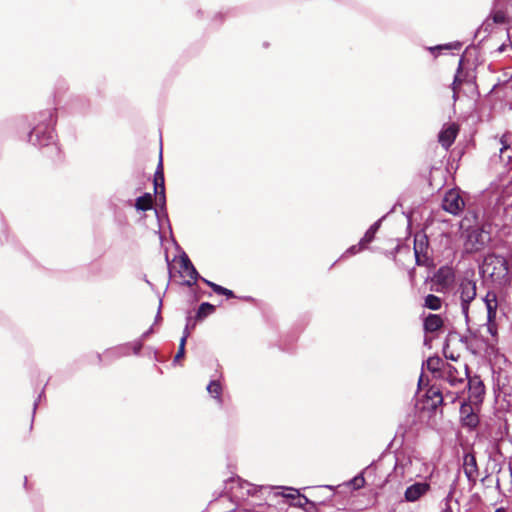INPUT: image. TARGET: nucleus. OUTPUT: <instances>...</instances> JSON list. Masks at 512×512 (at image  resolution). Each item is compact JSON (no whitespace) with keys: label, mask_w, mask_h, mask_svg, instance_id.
I'll list each match as a JSON object with an SVG mask.
<instances>
[{"label":"nucleus","mask_w":512,"mask_h":512,"mask_svg":"<svg viewBox=\"0 0 512 512\" xmlns=\"http://www.w3.org/2000/svg\"><path fill=\"white\" fill-rule=\"evenodd\" d=\"M481 270L483 275L498 285H504L510 280L508 262L503 256L488 254L483 260Z\"/></svg>","instance_id":"obj_1"},{"label":"nucleus","mask_w":512,"mask_h":512,"mask_svg":"<svg viewBox=\"0 0 512 512\" xmlns=\"http://www.w3.org/2000/svg\"><path fill=\"white\" fill-rule=\"evenodd\" d=\"M464 238V251L470 254L483 250L491 241L490 233L479 227L466 229Z\"/></svg>","instance_id":"obj_2"},{"label":"nucleus","mask_w":512,"mask_h":512,"mask_svg":"<svg viewBox=\"0 0 512 512\" xmlns=\"http://www.w3.org/2000/svg\"><path fill=\"white\" fill-rule=\"evenodd\" d=\"M414 255L418 266H429L432 263L429 253V240L426 234L418 233L415 235Z\"/></svg>","instance_id":"obj_3"},{"label":"nucleus","mask_w":512,"mask_h":512,"mask_svg":"<svg viewBox=\"0 0 512 512\" xmlns=\"http://www.w3.org/2000/svg\"><path fill=\"white\" fill-rule=\"evenodd\" d=\"M455 274L452 268L448 266L440 267L431 278L434 287L432 290L436 292H446L454 283Z\"/></svg>","instance_id":"obj_4"},{"label":"nucleus","mask_w":512,"mask_h":512,"mask_svg":"<svg viewBox=\"0 0 512 512\" xmlns=\"http://www.w3.org/2000/svg\"><path fill=\"white\" fill-rule=\"evenodd\" d=\"M465 207V201L459 189H450L444 195L442 208L453 215H458Z\"/></svg>","instance_id":"obj_5"},{"label":"nucleus","mask_w":512,"mask_h":512,"mask_svg":"<svg viewBox=\"0 0 512 512\" xmlns=\"http://www.w3.org/2000/svg\"><path fill=\"white\" fill-rule=\"evenodd\" d=\"M458 291L460 293L462 312L465 316H468L469 304L477 295L476 282L465 278L461 281Z\"/></svg>","instance_id":"obj_6"},{"label":"nucleus","mask_w":512,"mask_h":512,"mask_svg":"<svg viewBox=\"0 0 512 512\" xmlns=\"http://www.w3.org/2000/svg\"><path fill=\"white\" fill-rule=\"evenodd\" d=\"M468 377L467 371H457L452 365H447L445 371H442L440 378L449 384L451 388H464L465 380Z\"/></svg>","instance_id":"obj_7"},{"label":"nucleus","mask_w":512,"mask_h":512,"mask_svg":"<svg viewBox=\"0 0 512 512\" xmlns=\"http://www.w3.org/2000/svg\"><path fill=\"white\" fill-rule=\"evenodd\" d=\"M485 394V386L479 376L468 380V399L473 405L482 403Z\"/></svg>","instance_id":"obj_8"},{"label":"nucleus","mask_w":512,"mask_h":512,"mask_svg":"<svg viewBox=\"0 0 512 512\" xmlns=\"http://www.w3.org/2000/svg\"><path fill=\"white\" fill-rule=\"evenodd\" d=\"M178 264H179V267H180L179 272L181 273V275L183 277H187L188 278L186 280V284L189 285V286L194 284L196 282L197 278H198V272L195 269V267L192 264V262L189 259V257L186 254L182 255L179 258Z\"/></svg>","instance_id":"obj_9"},{"label":"nucleus","mask_w":512,"mask_h":512,"mask_svg":"<svg viewBox=\"0 0 512 512\" xmlns=\"http://www.w3.org/2000/svg\"><path fill=\"white\" fill-rule=\"evenodd\" d=\"M443 389L432 385L425 394L427 407L433 411H436L439 407L444 404Z\"/></svg>","instance_id":"obj_10"},{"label":"nucleus","mask_w":512,"mask_h":512,"mask_svg":"<svg viewBox=\"0 0 512 512\" xmlns=\"http://www.w3.org/2000/svg\"><path fill=\"white\" fill-rule=\"evenodd\" d=\"M461 423L470 429L476 428L479 424V417L474 412L471 403H463L460 407Z\"/></svg>","instance_id":"obj_11"},{"label":"nucleus","mask_w":512,"mask_h":512,"mask_svg":"<svg viewBox=\"0 0 512 512\" xmlns=\"http://www.w3.org/2000/svg\"><path fill=\"white\" fill-rule=\"evenodd\" d=\"M459 133V125L451 123L442 129L438 135V141L446 150L451 147Z\"/></svg>","instance_id":"obj_12"},{"label":"nucleus","mask_w":512,"mask_h":512,"mask_svg":"<svg viewBox=\"0 0 512 512\" xmlns=\"http://www.w3.org/2000/svg\"><path fill=\"white\" fill-rule=\"evenodd\" d=\"M284 490L287 491V493L282 492L280 495L289 500L290 506L304 508L310 503V500L305 495H302L298 489L284 487Z\"/></svg>","instance_id":"obj_13"},{"label":"nucleus","mask_w":512,"mask_h":512,"mask_svg":"<svg viewBox=\"0 0 512 512\" xmlns=\"http://www.w3.org/2000/svg\"><path fill=\"white\" fill-rule=\"evenodd\" d=\"M472 79L470 78V75L468 72H465L462 69V62L460 61L458 70L455 74L453 83H452V90H453V98L456 100L459 97V93L461 90V87L464 83H471Z\"/></svg>","instance_id":"obj_14"},{"label":"nucleus","mask_w":512,"mask_h":512,"mask_svg":"<svg viewBox=\"0 0 512 512\" xmlns=\"http://www.w3.org/2000/svg\"><path fill=\"white\" fill-rule=\"evenodd\" d=\"M154 191L159 200L165 201V186L162 158H160L157 170L154 175Z\"/></svg>","instance_id":"obj_15"},{"label":"nucleus","mask_w":512,"mask_h":512,"mask_svg":"<svg viewBox=\"0 0 512 512\" xmlns=\"http://www.w3.org/2000/svg\"><path fill=\"white\" fill-rule=\"evenodd\" d=\"M444 326L443 318L438 314H429L423 321V328L426 333H435Z\"/></svg>","instance_id":"obj_16"},{"label":"nucleus","mask_w":512,"mask_h":512,"mask_svg":"<svg viewBox=\"0 0 512 512\" xmlns=\"http://www.w3.org/2000/svg\"><path fill=\"white\" fill-rule=\"evenodd\" d=\"M428 490L429 485L427 483H415L406 489L405 499L410 502L416 501Z\"/></svg>","instance_id":"obj_17"},{"label":"nucleus","mask_w":512,"mask_h":512,"mask_svg":"<svg viewBox=\"0 0 512 512\" xmlns=\"http://www.w3.org/2000/svg\"><path fill=\"white\" fill-rule=\"evenodd\" d=\"M379 227H380V223L379 222L374 223L366 231L365 235L363 236V238L358 243V246H352L350 248L351 252L352 253H357V252L363 250L364 248H366V246L374 240L375 234H376L377 230L379 229Z\"/></svg>","instance_id":"obj_18"},{"label":"nucleus","mask_w":512,"mask_h":512,"mask_svg":"<svg viewBox=\"0 0 512 512\" xmlns=\"http://www.w3.org/2000/svg\"><path fill=\"white\" fill-rule=\"evenodd\" d=\"M463 469L469 480H475L478 475V467L476 457L473 454L468 453L464 456Z\"/></svg>","instance_id":"obj_19"},{"label":"nucleus","mask_w":512,"mask_h":512,"mask_svg":"<svg viewBox=\"0 0 512 512\" xmlns=\"http://www.w3.org/2000/svg\"><path fill=\"white\" fill-rule=\"evenodd\" d=\"M458 336L456 334H449L446 338L444 347H443V354L445 358L457 361L460 358V353L457 352L452 346L454 343L458 342Z\"/></svg>","instance_id":"obj_20"},{"label":"nucleus","mask_w":512,"mask_h":512,"mask_svg":"<svg viewBox=\"0 0 512 512\" xmlns=\"http://www.w3.org/2000/svg\"><path fill=\"white\" fill-rule=\"evenodd\" d=\"M485 304L487 308L488 321L491 323L494 321L496 317V311L498 306L496 294L491 292L487 293L485 297Z\"/></svg>","instance_id":"obj_21"},{"label":"nucleus","mask_w":512,"mask_h":512,"mask_svg":"<svg viewBox=\"0 0 512 512\" xmlns=\"http://www.w3.org/2000/svg\"><path fill=\"white\" fill-rule=\"evenodd\" d=\"M135 207L141 211H148L153 207V198L150 193H145L144 195L138 197L136 199Z\"/></svg>","instance_id":"obj_22"},{"label":"nucleus","mask_w":512,"mask_h":512,"mask_svg":"<svg viewBox=\"0 0 512 512\" xmlns=\"http://www.w3.org/2000/svg\"><path fill=\"white\" fill-rule=\"evenodd\" d=\"M423 306L430 310H440L442 307V299L434 294H428L424 299Z\"/></svg>","instance_id":"obj_23"},{"label":"nucleus","mask_w":512,"mask_h":512,"mask_svg":"<svg viewBox=\"0 0 512 512\" xmlns=\"http://www.w3.org/2000/svg\"><path fill=\"white\" fill-rule=\"evenodd\" d=\"M203 281L218 295H224L227 298H234L235 294L232 290L222 287L214 282L203 279Z\"/></svg>","instance_id":"obj_24"},{"label":"nucleus","mask_w":512,"mask_h":512,"mask_svg":"<svg viewBox=\"0 0 512 512\" xmlns=\"http://www.w3.org/2000/svg\"><path fill=\"white\" fill-rule=\"evenodd\" d=\"M215 311V306L208 303V302H204L202 303L198 310H197V313H196V320H203L204 318H206L208 315L212 314L213 312Z\"/></svg>","instance_id":"obj_25"},{"label":"nucleus","mask_w":512,"mask_h":512,"mask_svg":"<svg viewBox=\"0 0 512 512\" xmlns=\"http://www.w3.org/2000/svg\"><path fill=\"white\" fill-rule=\"evenodd\" d=\"M441 363L442 360L439 357H430L427 360V369L432 373L437 374L436 376L440 378L442 374V371H439Z\"/></svg>","instance_id":"obj_26"},{"label":"nucleus","mask_w":512,"mask_h":512,"mask_svg":"<svg viewBox=\"0 0 512 512\" xmlns=\"http://www.w3.org/2000/svg\"><path fill=\"white\" fill-rule=\"evenodd\" d=\"M208 393L216 399H220L222 394V386L219 381L213 380L207 386Z\"/></svg>","instance_id":"obj_27"},{"label":"nucleus","mask_w":512,"mask_h":512,"mask_svg":"<svg viewBox=\"0 0 512 512\" xmlns=\"http://www.w3.org/2000/svg\"><path fill=\"white\" fill-rule=\"evenodd\" d=\"M490 18L496 24H504L508 21V16L503 10H495L491 13Z\"/></svg>","instance_id":"obj_28"},{"label":"nucleus","mask_w":512,"mask_h":512,"mask_svg":"<svg viewBox=\"0 0 512 512\" xmlns=\"http://www.w3.org/2000/svg\"><path fill=\"white\" fill-rule=\"evenodd\" d=\"M453 389L454 390H446L445 393L443 392L444 401L448 400L451 403H454L459 398V395L463 389H461V388H453Z\"/></svg>","instance_id":"obj_29"},{"label":"nucleus","mask_w":512,"mask_h":512,"mask_svg":"<svg viewBox=\"0 0 512 512\" xmlns=\"http://www.w3.org/2000/svg\"><path fill=\"white\" fill-rule=\"evenodd\" d=\"M188 335H189V332L186 331L185 335L181 338L178 351L174 357V361H179L181 358L184 357L185 344H186V339H187Z\"/></svg>","instance_id":"obj_30"},{"label":"nucleus","mask_w":512,"mask_h":512,"mask_svg":"<svg viewBox=\"0 0 512 512\" xmlns=\"http://www.w3.org/2000/svg\"><path fill=\"white\" fill-rule=\"evenodd\" d=\"M349 485L353 487V489L358 490L365 485V478L362 474L355 476L352 480H350Z\"/></svg>","instance_id":"obj_31"},{"label":"nucleus","mask_w":512,"mask_h":512,"mask_svg":"<svg viewBox=\"0 0 512 512\" xmlns=\"http://www.w3.org/2000/svg\"><path fill=\"white\" fill-rule=\"evenodd\" d=\"M507 37H508V44L503 43L501 46H499L498 51L504 52L507 50V48H510L512 50V28H509L507 30Z\"/></svg>","instance_id":"obj_32"},{"label":"nucleus","mask_w":512,"mask_h":512,"mask_svg":"<svg viewBox=\"0 0 512 512\" xmlns=\"http://www.w3.org/2000/svg\"><path fill=\"white\" fill-rule=\"evenodd\" d=\"M502 147L500 148V156L502 157L509 149V145L507 143V140L502 138L501 139Z\"/></svg>","instance_id":"obj_33"},{"label":"nucleus","mask_w":512,"mask_h":512,"mask_svg":"<svg viewBox=\"0 0 512 512\" xmlns=\"http://www.w3.org/2000/svg\"><path fill=\"white\" fill-rule=\"evenodd\" d=\"M488 330H489V332H490L491 334H493V335H494L495 331H494V328L492 327V322H491V323L489 322Z\"/></svg>","instance_id":"obj_34"},{"label":"nucleus","mask_w":512,"mask_h":512,"mask_svg":"<svg viewBox=\"0 0 512 512\" xmlns=\"http://www.w3.org/2000/svg\"><path fill=\"white\" fill-rule=\"evenodd\" d=\"M141 349V345H138L137 347H135V350L134 352L137 354L139 352V350Z\"/></svg>","instance_id":"obj_35"},{"label":"nucleus","mask_w":512,"mask_h":512,"mask_svg":"<svg viewBox=\"0 0 512 512\" xmlns=\"http://www.w3.org/2000/svg\"><path fill=\"white\" fill-rule=\"evenodd\" d=\"M495 512H506V510L504 508H497Z\"/></svg>","instance_id":"obj_36"},{"label":"nucleus","mask_w":512,"mask_h":512,"mask_svg":"<svg viewBox=\"0 0 512 512\" xmlns=\"http://www.w3.org/2000/svg\"><path fill=\"white\" fill-rule=\"evenodd\" d=\"M508 159H512V154H507Z\"/></svg>","instance_id":"obj_37"},{"label":"nucleus","mask_w":512,"mask_h":512,"mask_svg":"<svg viewBox=\"0 0 512 512\" xmlns=\"http://www.w3.org/2000/svg\"><path fill=\"white\" fill-rule=\"evenodd\" d=\"M97 359H98V361H100L101 360V356L97 355Z\"/></svg>","instance_id":"obj_38"},{"label":"nucleus","mask_w":512,"mask_h":512,"mask_svg":"<svg viewBox=\"0 0 512 512\" xmlns=\"http://www.w3.org/2000/svg\"><path fill=\"white\" fill-rule=\"evenodd\" d=\"M445 512H452V511H451V510H447V511H445Z\"/></svg>","instance_id":"obj_39"}]
</instances>
